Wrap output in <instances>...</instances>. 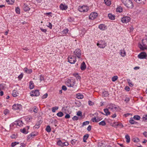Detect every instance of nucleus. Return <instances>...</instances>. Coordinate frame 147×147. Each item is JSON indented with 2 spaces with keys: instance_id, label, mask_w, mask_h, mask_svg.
<instances>
[{
  "instance_id": "31",
  "label": "nucleus",
  "mask_w": 147,
  "mask_h": 147,
  "mask_svg": "<svg viewBox=\"0 0 147 147\" xmlns=\"http://www.w3.org/2000/svg\"><path fill=\"white\" fill-rule=\"evenodd\" d=\"M105 4L107 6H109L111 4L110 0H104Z\"/></svg>"
},
{
  "instance_id": "20",
  "label": "nucleus",
  "mask_w": 147,
  "mask_h": 147,
  "mask_svg": "<svg viewBox=\"0 0 147 147\" xmlns=\"http://www.w3.org/2000/svg\"><path fill=\"white\" fill-rule=\"evenodd\" d=\"M109 109L108 108L105 109H104V111L105 113V115L106 116H108L110 115V112L109 111Z\"/></svg>"
},
{
  "instance_id": "38",
  "label": "nucleus",
  "mask_w": 147,
  "mask_h": 147,
  "mask_svg": "<svg viewBox=\"0 0 147 147\" xmlns=\"http://www.w3.org/2000/svg\"><path fill=\"white\" fill-rule=\"evenodd\" d=\"M9 4H12L14 2V0H6Z\"/></svg>"
},
{
  "instance_id": "14",
  "label": "nucleus",
  "mask_w": 147,
  "mask_h": 147,
  "mask_svg": "<svg viewBox=\"0 0 147 147\" xmlns=\"http://www.w3.org/2000/svg\"><path fill=\"white\" fill-rule=\"evenodd\" d=\"M98 28L101 30H105L107 29V26L104 24H100L99 25Z\"/></svg>"
},
{
  "instance_id": "39",
  "label": "nucleus",
  "mask_w": 147,
  "mask_h": 147,
  "mask_svg": "<svg viewBox=\"0 0 147 147\" xmlns=\"http://www.w3.org/2000/svg\"><path fill=\"white\" fill-rule=\"evenodd\" d=\"M63 113L61 112L60 111L57 114V115L60 117H62L63 115Z\"/></svg>"
},
{
  "instance_id": "25",
  "label": "nucleus",
  "mask_w": 147,
  "mask_h": 147,
  "mask_svg": "<svg viewBox=\"0 0 147 147\" xmlns=\"http://www.w3.org/2000/svg\"><path fill=\"white\" fill-rule=\"evenodd\" d=\"M69 31V30L67 28H66L62 31L61 33L63 35H65L67 33H68Z\"/></svg>"
},
{
  "instance_id": "58",
  "label": "nucleus",
  "mask_w": 147,
  "mask_h": 147,
  "mask_svg": "<svg viewBox=\"0 0 147 147\" xmlns=\"http://www.w3.org/2000/svg\"><path fill=\"white\" fill-rule=\"evenodd\" d=\"M92 126L90 125H89L87 128V130L88 131H90L91 129Z\"/></svg>"
},
{
  "instance_id": "48",
  "label": "nucleus",
  "mask_w": 147,
  "mask_h": 147,
  "mask_svg": "<svg viewBox=\"0 0 147 147\" xmlns=\"http://www.w3.org/2000/svg\"><path fill=\"white\" fill-rule=\"evenodd\" d=\"M4 113L6 115L7 114L9 113V111L7 109H5L4 111Z\"/></svg>"
},
{
  "instance_id": "44",
  "label": "nucleus",
  "mask_w": 147,
  "mask_h": 147,
  "mask_svg": "<svg viewBox=\"0 0 147 147\" xmlns=\"http://www.w3.org/2000/svg\"><path fill=\"white\" fill-rule=\"evenodd\" d=\"M59 107H58L55 106L52 108V111L53 112H55L56 110L58 109Z\"/></svg>"
},
{
  "instance_id": "32",
  "label": "nucleus",
  "mask_w": 147,
  "mask_h": 147,
  "mask_svg": "<svg viewBox=\"0 0 147 147\" xmlns=\"http://www.w3.org/2000/svg\"><path fill=\"white\" fill-rule=\"evenodd\" d=\"M29 86L30 89H32L34 88V84L33 82L31 81L30 82Z\"/></svg>"
},
{
  "instance_id": "57",
  "label": "nucleus",
  "mask_w": 147,
  "mask_h": 147,
  "mask_svg": "<svg viewBox=\"0 0 147 147\" xmlns=\"http://www.w3.org/2000/svg\"><path fill=\"white\" fill-rule=\"evenodd\" d=\"M33 112L35 113H36L38 112V109L37 107H34V108L33 110Z\"/></svg>"
},
{
  "instance_id": "3",
  "label": "nucleus",
  "mask_w": 147,
  "mask_h": 147,
  "mask_svg": "<svg viewBox=\"0 0 147 147\" xmlns=\"http://www.w3.org/2000/svg\"><path fill=\"white\" fill-rule=\"evenodd\" d=\"M89 9V7L88 6L84 5L82 6H79L78 8V10L81 12H87Z\"/></svg>"
},
{
  "instance_id": "12",
  "label": "nucleus",
  "mask_w": 147,
  "mask_h": 147,
  "mask_svg": "<svg viewBox=\"0 0 147 147\" xmlns=\"http://www.w3.org/2000/svg\"><path fill=\"white\" fill-rule=\"evenodd\" d=\"M29 126H27L23 129H20V131L23 133L26 134L28 132V130L29 129Z\"/></svg>"
},
{
  "instance_id": "4",
  "label": "nucleus",
  "mask_w": 147,
  "mask_h": 147,
  "mask_svg": "<svg viewBox=\"0 0 147 147\" xmlns=\"http://www.w3.org/2000/svg\"><path fill=\"white\" fill-rule=\"evenodd\" d=\"M97 45L99 47L101 48H104L107 45V43L104 40H101L98 41Z\"/></svg>"
},
{
  "instance_id": "36",
  "label": "nucleus",
  "mask_w": 147,
  "mask_h": 147,
  "mask_svg": "<svg viewBox=\"0 0 147 147\" xmlns=\"http://www.w3.org/2000/svg\"><path fill=\"white\" fill-rule=\"evenodd\" d=\"M45 130L48 132H50L51 130V127L49 125L47 126Z\"/></svg>"
},
{
  "instance_id": "59",
  "label": "nucleus",
  "mask_w": 147,
  "mask_h": 147,
  "mask_svg": "<svg viewBox=\"0 0 147 147\" xmlns=\"http://www.w3.org/2000/svg\"><path fill=\"white\" fill-rule=\"evenodd\" d=\"M88 103L89 105L90 106L93 105H94V103L90 100H89L88 101Z\"/></svg>"
},
{
  "instance_id": "11",
  "label": "nucleus",
  "mask_w": 147,
  "mask_h": 147,
  "mask_svg": "<svg viewBox=\"0 0 147 147\" xmlns=\"http://www.w3.org/2000/svg\"><path fill=\"white\" fill-rule=\"evenodd\" d=\"M39 94L40 93L38 90H33L32 92L30 93V96H38Z\"/></svg>"
},
{
  "instance_id": "17",
  "label": "nucleus",
  "mask_w": 147,
  "mask_h": 147,
  "mask_svg": "<svg viewBox=\"0 0 147 147\" xmlns=\"http://www.w3.org/2000/svg\"><path fill=\"white\" fill-rule=\"evenodd\" d=\"M23 8L24 10L26 11H29L30 9V8L29 7V5L25 3H24V4Z\"/></svg>"
},
{
  "instance_id": "61",
  "label": "nucleus",
  "mask_w": 147,
  "mask_h": 147,
  "mask_svg": "<svg viewBox=\"0 0 147 147\" xmlns=\"http://www.w3.org/2000/svg\"><path fill=\"white\" fill-rule=\"evenodd\" d=\"M62 90L65 91L67 90V88L65 86H63L62 87Z\"/></svg>"
},
{
  "instance_id": "29",
  "label": "nucleus",
  "mask_w": 147,
  "mask_h": 147,
  "mask_svg": "<svg viewBox=\"0 0 147 147\" xmlns=\"http://www.w3.org/2000/svg\"><path fill=\"white\" fill-rule=\"evenodd\" d=\"M125 138L126 140V142L127 143H129L130 140V139L129 135L127 134L125 136Z\"/></svg>"
},
{
  "instance_id": "47",
  "label": "nucleus",
  "mask_w": 147,
  "mask_h": 147,
  "mask_svg": "<svg viewBox=\"0 0 147 147\" xmlns=\"http://www.w3.org/2000/svg\"><path fill=\"white\" fill-rule=\"evenodd\" d=\"M48 24L47 25V26L50 29H51L52 28V25L50 22L47 23Z\"/></svg>"
},
{
  "instance_id": "40",
  "label": "nucleus",
  "mask_w": 147,
  "mask_h": 147,
  "mask_svg": "<svg viewBox=\"0 0 147 147\" xmlns=\"http://www.w3.org/2000/svg\"><path fill=\"white\" fill-rule=\"evenodd\" d=\"M133 118L135 120H138L140 119V117L138 115H136L134 116Z\"/></svg>"
},
{
  "instance_id": "52",
  "label": "nucleus",
  "mask_w": 147,
  "mask_h": 147,
  "mask_svg": "<svg viewBox=\"0 0 147 147\" xmlns=\"http://www.w3.org/2000/svg\"><path fill=\"white\" fill-rule=\"evenodd\" d=\"M91 120L93 122H96V117H93L92 119Z\"/></svg>"
},
{
  "instance_id": "16",
  "label": "nucleus",
  "mask_w": 147,
  "mask_h": 147,
  "mask_svg": "<svg viewBox=\"0 0 147 147\" xmlns=\"http://www.w3.org/2000/svg\"><path fill=\"white\" fill-rule=\"evenodd\" d=\"M37 134V133L34 132H32L31 134L28 135L27 139L28 140L32 139V138L34 136H36Z\"/></svg>"
},
{
  "instance_id": "21",
  "label": "nucleus",
  "mask_w": 147,
  "mask_h": 147,
  "mask_svg": "<svg viewBox=\"0 0 147 147\" xmlns=\"http://www.w3.org/2000/svg\"><path fill=\"white\" fill-rule=\"evenodd\" d=\"M137 3L141 4H145L146 0H134Z\"/></svg>"
},
{
  "instance_id": "62",
  "label": "nucleus",
  "mask_w": 147,
  "mask_h": 147,
  "mask_svg": "<svg viewBox=\"0 0 147 147\" xmlns=\"http://www.w3.org/2000/svg\"><path fill=\"white\" fill-rule=\"evenodd\" d=\"M23 77V74H21L18 77V78L20 79H21Z\"/></svg>"
},
{
  "instance_id": "56",
  "label": "nucleus",
  "mask_w": 147,
  "mask_h": 147,
  "mask_svg": "<svg viewBox=\"0 0 147 147\" xmlns=\"http://www.w3.org/2000/svg\"><path fill=\"white\" fill-rule=\"evenodd\" d=\"M78 117L76 116H74L72 118V119L74 120H77L78 119Z\"/></svg>"
},
{
  "instance_id": "43",
  "label": "nucleus",
  "mask_w": 147,
  "mask_h": 147,
  "mask_svg": "<svg viewBox=\"0 0 147 147\" xmlns=\"http://www.w3.org/2000/svg\"><path fill=\"white\" fill-rule=\"evenodd\" d=\"M118 77L117 76H115L112 78V80L113 82H115L117 80Z\"/></svg>"
},
{
  "instance_id": "22",
  "label": "nucleus",
  "mask_w": 147,
  "mask_h": 147,
  "mask_svg": "<svg viewBox=\"0 0 147 147\" xmlns=\"http://www.w3.org/2000/svg\"><path fill=\"white\" fill-rule=\"evenodd\" d=\"M42 122L41 121H39L37 122L36 125L34 126V127L35 129H38L40 127V125Z\"/></svg>"
},
{
  "instance_id": "51",
  "label": "nucleus",
  "mask_w": 147,
  "mask_h": 147,
  "mask_svg": "<svg viewBox=\"0 0 147 147\" xmlns=\"http://www.w3.org/2000/svg\"><path fill=\"white\" fill-rule=\"evenodd\" d=\"M16 11L18 14H20V9L18 7H17L16 9Z\"/></svg>"
},
{
  "instance_id": "63",
  "label": "nucleus",
  "mask_w": 147,
  "mask_h": 147,
  "mask_svg": "<svg viewBox=\"0 0 147 147\" xmlns=\"http://www.w3.org/2000/svg\"><path fill=\"white\" fill-rule=\"evenodd\" d=\"M70 116L68 114H66L65 116V118L66 119H69L70 118Z\"/></svg>"
},
{
  "instance_id": "30",
  "label": "nucleus",
  "mask_w": 147,
  "mask_h": 147,
  "mask_svg": "<svg viewBox=\"0 0 147 147\" xmlns=\"http://www.w3.org/2000/svg\"><path fill=\"white\" fill-rule=\"evenodd\" d=\"M108 16L109 19L111 20H114L115 19V16L113 15L111 13H109L108 15Z\"/></svg>"
},
{
  "instance_id": "55",
  "label": "nucleus",
  "mask_w": 147,
  "mask_h": 147,
  "mask_svg": "<svg viewBox=\"0 0 147 147\" xmlns=\"http://www.w3.org/2000/svg\"><path fill=\"white\" fill-rule=\"evenodd\" d=\"M77 115L78 116H82V112L80 111H78L77 113Z\"/></svg>"
},
{
  "instance_id": "54",
  "label": "nucleus",
  "mask_w": 147,
  "mask_h": 147,
  "mask_svg": "<svg viewBox=\"0 0 147 147\" xmlns=\"http://www.w3.org/2000/svg\"><path fill=\"white\" fill-rule=\"evenodd\" d=\"M48 95V94L47 93H46L42 97V99H43L47 98Z\"/></svg>"
},
{
  "instance_id": "45",
  "label": "nucleus",
  "mask_w": 147,
  "mask_h": 147,
  "mask_svg": "<svg viewBox=\"0 0 147 147\" xmlns=\"http://www.w3.org/2000/svg\"><path fill=\"white\" fill-rule=\"evenodd\" d=\"M69 145V144L68 142H62L61 147H63L64 146H67Z\"/></svg>"
},
{
  "instance_id": "9",
  "label": "nucleus",
  "mask_w": 147,
  "mask_h": 147,
  "mask_svg": "<svg viewBox=\"0 0 147 147\" xmlns=\"http://www.w3.org/2000/svg\"><path fill=\"white\" fill-rule=\"evenodd\" d=\"M147 55L144 52H142L138 55V57L140 59H146Z\"/></svg>"
},
{
  "instance_id": "15",
  "label": "nucleus",
  "mask_w": 147,
  "mask_h": 147,
  "mask_svg": "<svg viewBox=\"0 0 147 147\" xmlns=\"http://www.w3.org/2000/svg\"><path fill=\"white\" fill-rule=\"evenodd\" d=\"M59 7L60 9L62 10H66L67 9V6L65 5V4L61 3Z\"/></svg>"
},
{
  "instance_id": "7",
  "label": "nucleus",
  "mask_w": 147,
  "mask_h": 147,
  "mask_svg": "<svg viewBox=\"0 0 147 147\" xmlns=\"http://www.w3.org/2000/svg\"><path fill=\"white\" fill-rule=\"evenodd\" d=\"M66 84L68 87H71L74 86L75 83L73 80H68L66 83Z\"/></svg>"
},
{
  "instance_id": "50",
  "label": "nucleus",
  "mask_w": 147,
  "mask_h": 147,
  "mask_svg": "<svg viewBox=\"0 0 147 147\" xmlns=\"http://www.w3.org/2000/svg\"><path fill=\"white\" fill-rule=\"evenodd\" d=\"M77 141V140H75V139H73V140H72L71 141V144L73 145H74V144H75L76 143V142Z\"/></svg>"
},
{
  "instance_id": "6",
  "label": "nucleus",
  "mask_w": 147,
  "mask_h": 147,
  "mask_svg": "<svg viewBox=\"0 0 147 147\" xmlns=\"http://www.w3.org/2000/svg\"><path fill=\"white\" fill-rule=\"evenodd\" d=\"M68 59V61L71 64L74 63L76 61V57L73 56L69 57Z\"/></svg>"
},
{
  "instance_id": "23",
  "label": "nucleus",
  "mask_w": 147,
  "mask_h": 147,
  "mask_svg": "<svg viewBox=\"0 0 147 147\" xmlns=\"http://www.w3.org/2000/svg\"><path fill=\"white\" fill-rule=\"evenodd\" d=\"M12 94L13 96L16 97L18 96L19 93L17 92L16 90H13L12 92Z\"/></svg>"
},
{
  "instance_id": "19",
  "label": "nucleus",
  "mask_w": 147,
  "mask_h": 147,
  "mask_svg": "<svg viewBox=\"0 0 147 147\" xmlns=\"http://www.w3.org/2000/svg\"><path fill=\"white\" fill-rule=\"evenodd\" d=\"M86 66L85 63L83 62L81 65L80 68L82 70H84L86 68Z\"/></svg>"
},
{
  "instance_id": "37",
  "label": "nucleus",
  "mask_w": 147,
  "mask_h": 147,
  "mask_svg": "<svg viewBox=\"0 0 147 147\" xmlns=\"http://www.w3.org/2000/svg\"><path fill=\"white\" fill-rule=\"evenodd\" d=\"M127 81L128 82L129 85L130 87H132L133 86V84L132 83V82H131L130 79H127Z\"/></svg>"
},
{
  "instance_id": "27",
  "label": "nucleus",
  "mask_w": 147,
  "mask_h": 147,
  "mask_svg": "<svg viewBox=\"0 0 147 147\" xmlns=\"http://www.w3.org/2000/svg\"><path fill=\"white\" fill-rule=\"evenodd\" d=\"M76 97L79 99H82L84 98V96L82 94L79 93L76 94Z\"/></svg>"
},
{
  "instance_id": "13",
  "label": "nucleus",
  "mask_w": 147,
  "mask_h": 147,
  "mask_svg": "<svg viewBox=\"0 0 147 147\" xmlns=\"http://www.w3.org/2000/svg\"><path fill=\"white\" fill-rule=\"evenodd\" d=\"M21 105L20 104H15L12 106V109L15 110H17L20 109L21 108Z\"/></svg>"
},
{
  "instance_id": "24",
  "label": "nucleus",
  "mask_w": 147,
  "mask_h": 147,
  "mask_svg": "<svg viewBox=\"0 0 147 147\" xmlns=\"http://www.w3.org/2000/svg\"><path fill=\"white\" fill-rule=\"evenodd\" d=\"M15 124L17 126H20L22 125L23 123L22 121L19 120L18 121H16L15 123Z\"/></svg>"
},
{
  "instance_id": "18",
  "label": "nucleus",
  "mask_w": 147,
  "mask_h": 147,
  "mask_svg": "<svg viewBox=\"0 0 147 147\" xmlns=\"http://www.w3.org/2000/svg\"><path fill=\"white\" fill-rule=\"evenodd\" d=\"M24 72L27 74H30L32 72V70L31 69H28L27 67L24 68Z\"/></svg>"
},
{
  "instance_id": "10",
  "label": "nucleus",
  "mask_w": 147,
  "mask_h": 147,
  "mask_svg": "<svg viewBox=\"0 0 147 147\" xmlns=\"http://www.w3.org/2000/svg\"><path fill=\"white\" fill-rule=\"evenodd\" d=\"M97 16V13L95 12H92L89 16V18L91 20H93L96 18Z\"/></svg>"
},
{
  "instance_id": "42",
  "label": "nucleus",
  "mask_w": 147,
  "mask_h": 147,
  "mask_svg": "<svg viewBox=\"0 0 147 147\" xmlns=\"http://www.w3.org/2000/svg\"><path fill=\"white\" fill-rule=\"evenodd\" d=\"M106 123L104 121H102L99 123V125H101L103 126L105 125H106Z\"/></svg>"
},
{
  "instance_id": "60",
  "label": "nucleus",
  "mask_w": 147,
  "mask_h": 147,
  "mask_svg": "<svg viewBox=\"0 0 147 147\" xmlns=\"http://www.w3.org/2000/svg\"><path fill=\"white\" fill-rule=\"evenodd\" d=\"M44 80V78L43 76L40 75V77L39 80L41 82L43 80Z\"/></svg>"
},
{
  "instance_id": "41",
  "label": "nucleus",
  "mask_w": 147,
  "mask_h": 147,
  "mask_svg": "<svg viewBox=\"0 0 147 147\" xmlns=\"http://www.w3.org/2000/svg\"><path fill=\"white\" fill-rule=\"evenodd\" d=\"M89 123H90L89 121H86L84 122L83 123L82 125V126L83 127L85 125H88L89 124Z\"/></svg>"
},
{
  "instance_id": "53",
  "label": "nucleus",
  "mask_w": 147,
  "mask_h": 147,
  "mask_svg": "<svg viewBox=\"0 0 147 147\" xmlns=\"http://www.w3.org/2000/svg\"><path fill=\"white\" fill-rule=\"evenodd\" d=\"M74 20V19L73 18H72L71 17H69L68 19V20L69 22H72Z\"/></svg>"
},
{
  "instance_id": "8",
  "label": "nucleus",
  "mask_w": 147,
  "mask_h": 147,
  "mask_svg": "<svg viewBox=\"0 0 147 147\" xmlns=\"http://www.w3.org/2000/svg\"><path fill=\"white\" fill-rule=\"evenodd\" d=\"M130 20V18L128 16H124L122 18L121 21L123 23H126Z\"/></svg>"
},
{
  "instance_id": "46",
  "label": "nucleus",
  "mask_w": 147,
  "mask_h": 147,
  "mask_svg": "<svg viewBox=\"0 0 147 147\" xmlns=\"http://www.w3.org/2000/svg\"><path fill=\"white\" fill-rule=\"evenodd\" d=\"M19 142H14L11 143V147H14L16 145L18 144Z\"/></svg>"
},
{
  "instance_id": "26",
  "label": "nucleus",
  "mask_w": 147,
  "mask_h": 147,
  "mask_svg": "<svg viewBox=\"0 0 147 147\" xmlns=\"http://www.w3.org/2000/svg\"><path fill=\"white\" fill-rule=\"evenodd\" d=\"M120 54L122 57H124L126 55V53L124 50H121L120 51Z\"/></svg>"
},
{
  "instance_id": "49",
  "label": "nucleus",
  "mask_w": 147,
  "mask_h": 147,
  "mask_svg": "<svg viewBox=\"0 0 147 147\" xmlns=\"http://www.w3.org/2000/svg\"><path fill=\"white\" fill-rule=\"evenodd\" d=\"M62 142L60 140H59L57 142V144L58 145L61 146L62 145Z\"/></svg>"
},
{
  "instance_id": "2",
  "label": "nucleus",
  "mask_w": 147,
  "mask_h": 147,
  "mask_svg": "<svg viewBox=\"0 0 147 147\" xmlns=\"http://www.w3.org/2000/svg\"><path fill=\"white\" fill-rule=\"evenodd\" d=\"M108 108L109 110L113 112H115L117 111V106L115 104H110L108 105Z\"/></svg>"
},
{
  "instance_id": "5",
  "label": "nucleus",
  "mask_w": 147,
  "mask_h": 147,
  "mask_svg": "<svg viewBox=\"0 0 147 147\" xmlns=\"http://www.w3.org/2000/svg\"><path fill=\"white\" fill-rule=\"evenodd\" d=\"M74 54L79 59L81 58V51L80 49H77L75 50L74 52Z\"/></svg>"
},
{
  "instance_id": "34",
  "label": "nucleus",
  "mask_w": 147,
  "mask_h": 147,
  "mask_svg": "<svg viewBox=\"0 0 147 147\" xmlns=\"http://www.w3.org/2000/svg\"><path fill=\"white\" fill-rule=\"evenodd\" d=\"M109 95V93L107 91H105L102 92V95L105 97L108 96Z\"/></svg>"
},
{
  "instance_id": "28",
  "label": "nucleus",
  "mask_w": 147,
  "mask_h": 147,
  "mask_svg": "<svg viewBox=\"0 0 147 147\" xmlns=\"http://www.w3.org/2000/svg\"><path fill=\"white\" fill-rule=\"evenodd\" d=\"M89 136V135L88 134L84 135L83 137V141L84 142H86V140L87 139Z\"/></svg>"
},
{
  "instance_id": "1",
  "label": "nucleus",
  "mask_w": 147,
  "mask_h": 147,
  "mask_svg": "<svg viewBox=\"0 0 147 147\" xmlns=\"http://www.w3.org/2000/svg\"><path fill=\"white\" fill-rule=\"evenodd\" d=\"M122 3L127 7L132 8L134 7V5L131 0H121Z\"/></svg>"
},
{
  "instance_id": "64",
  "label": "nucleus",
  "mask_w": 147,
  "mask_h": 147,
  "mask_svg": "<svg viewBox=\"0 0 147 147\" xmlns=\"http://www.w3.org/2000/svg\"><path fill=\"white\" fill-rule=\"evenodd\" d=\"M143 134L145 137H147V132L144 131Z\"/></svg>"
},
{
  "instance_id": "35",
  "label": "nucleus",
  "mask_w": 147,
  "mask_h": 147,
  "mask_svg": "<svg viewBox=\"0 0 147 147\" xmlns=\"http://www.w3.org/2000/svg\"><path fill=\"white\" fill-rule=\"evenodd\" d=\"M116 11L117 12H119L120 13L121 12L123 11V9L122 7L120 6L118 7L116 9Z\"/></svg>"
},
{
  "instance_id": "33",
  "label": "nucleus",
  "mask_w": 147,
  "mask_h": 147,
  "mask_svg": "<svg viewBox=\"0 0 147 147\" xmlns=\"http://www.w3.org/2000/svg\"><path fill=\"white\" fill-rule=\"evenodd\" d=\"M129 123L131 124H134L136 123L134 120L133 119V118H131L130 119L129 121Z\"/></svg>"
}]
</instances>
